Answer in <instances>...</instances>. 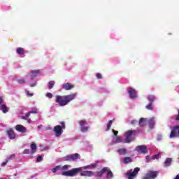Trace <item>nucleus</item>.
Wrapping results in <instances>:
<instances>
[{
    "instance_id": "nucleus-1",
    "label": "nucleus",
    "mask_w": 179,
    "mask_h": 179,
    "mask_svg": "<svg viewBox=\"0 0 179 179\" xmlns=\"http://www.w3.org/2000/svg\"><path fill=\"white\" fill-rule=\"evenodd\" d=\"M75 97H76V94H75L65 96L57 95L55 102L57 103L60 107H64L69 103H71L72 100H74Z\"/></svg>"
},
{
    "instance_id": "nucleus-2",
    "label": "nucleus",
    "mask_w": 179,
    "mask_h": 179,
    "mask_svg": "<svg viewBox=\"0 0 179 179\" xmlns=\"http://www.w3.org/2000/svg\"><path fill=\"white\" fill-rule=\"evenodd\" d=\"M69 167V165H64L63 166H61L60 170L62 171V176H64L66 177H74V176H78V174L82 171V169L80 167L66 171Z\"/></svg>"
},
{
    "instance_id": "nucleus-3",
    "label": "nucleus",
    "mask_w": 179,
    "mask_h": 179,
    "mask_svg": "<svg viewBox=\"0 0 179 179\" xmlns=\"http://www.w3.org/2000/svg\"><path fill=\"white\" fill-rule=\"evenodd\" d=\"M61 125H57L54 127V132L55 133V136L59 138L62 135V129H65V122H62Z\"/></svg>"
},
{
    "instance_id": "nucleus-4",
    "label": "nucleus",
    "mask_w": 179,
    "mask_h": 179,
    "mask_svg": "<svg viewBox=\"0 0 179 179\" xmlns=\"http://www.w3.org/2000/svg\"><path fill=\"white\" fill-rule=\"evenodd\" d=\"M139 171H141V169L139 167H136L134 171L130 170V172H127L126 175L127 176L128 179H134L138 176Z\"/></svg>"
},
{
    "instance_id": "nucleus-5",
    "label": "nucleus",
    "mask_w": 179,
    "mask_h": 179,
    "mask_svg": "<svg viewBox=\"0 0 179 179\" xmlns=\"http://www.w3.org/2000/svg\"><path fill=\"white\" fill-rule=\"evenodd\" d=\"M78 124L80 127V131L83 134L89 131V126L87 125V122L86 120H81L78 122Z\"/></svg>"
},
{
    "instance_id": "nucleus-6",
    "label": "nucleus",
    "mask_w": 179,
    "mask_h": 179,
    "mask_svg": "<svg viewBox=\"0 0 179 179\" xmlns=\"http://www.w3.org/2000/svg\"><path fill=\"white\" fill-rule=\"evenodd\" d=\"M136 134V130H129L126 132V138L124 140L125 143H129V142H132L134 141V138H132V135H135Z\"/></svg>"
},
{
    "instance_id": "nucleus-7",
    "label": "nucleus",
    "mask_w": 179,
    "mask_h": 179,
    "mask_svg": "<svg viewBox=\"0 0 179 179\" xmlns=\"http://www.w3.org/2000/svg\"><path fill=\"white\" fill-rule=\"evenodd\" d=\"M159 176V171H148L143 179H155Z\"/></svg>"
},
{
    "instance_id": "nucleus-8",
    "label": "nucleus",
    "mask_w": 179,
    "mask_h": 179,
    "mask_svg": "<svg viewBox=\"0 0 179 179\" xmlns=\"http://www.w3.org/2000/svg\"><path fill=\"white\" fill-rule=\"evenodd\" d=\"M169 138L173 139V138H179V125L175 126L172 128Z\"/></svg>"
},
{
    "instance_id": "nucleus-9",
    "label": "nucleus",
    "mask_w": 179,
    "mask_h": 179,
    "mask_svg": "<svg viewBox=\"0 0 179 179\" xmlns=\"http://www.w3.org/2000/svg\"><path fill=\"white\" fill-rule=\"evenodd\" d=\"M79 154L76 153L73 155H69L64 157V162H75V160H78L79 159Z\"/></svg>"
},
{
    "instance_id": "nucleus-10",
    "label": "nucleus",
    "mask_w": 179,
    "mask_h": 179,
    "mask_svg": "<svg viewBox=\"0 0 179 179\" xmlns=\"http://www.w3.org/2000/svg\"><path fill=\"white\" fill-rule=\"evenodd\" d=\"M136 150L138 153H142L143 155H146L148 153V148L145 145H138L136 147Z\"/></svg>"
},
{
    "instance_id": "nucleus-11",
    "label": "nucleus",
    "mask_w": 179,
    "mask_h": 179,
    "mask_svg": "<svg viewBox=\"0 0 179 179\" xmlns=\"http://www.w3.org/2000/svg\"><path fill=\"white\" fill-rule=\"evenodd\" d=\"M127 92L129 94L130 99H136V97L138 96L136 95V90L134 88H132L131 87H129L127 90Z\"/></svg>"
},
{
    "instance_id": "nucleus-12",
    "label": "nucleus",
    "mask_w": 179,
    "mask_h": 179,
    "mask_svg": "<svg viewBox=\"0 0 179 179\" xmlns=\"http://www.w3.org/2000/svg\"><path fill=\"white\" fill-rule=\"evenodd\" d=\"M15 129L18 132H21V134H24L26 131H27V129H26V127L22 124H17L15 126Z\"/></svg>"
},
{
    "instance_id": "nucleus-13",
    "label": "nucleus",
    "mask_w": 179,
    "mask_h": 179,
    "mask_svg": "<svg viewBox=\"0 0 179 179\" xmlns=\"http://www.w3.org/2000/svg\"><path fill=\"white\" fill-rule=\"evenodd\" d=\"M6 132L9 139L13 140L16 138V134L12 129H9Z\"/></svg>"
},
{
    "instance_id": "nucleus-14",
    "label": "nucleus",
    "mask_w": 179,
    "mask_h": 179,
    "mask_svg": "<svg viewBox=\"0 0 179 179\" xmlns=\"http://www.w3.org/2000/svg\"><path fill=\"white\" fill-rule=\"evenodd\" d=\"M80 176L82 177H92L93 176V171H84L80 172Z\"/></svg>"
},
{
    "instance_id": "nucleus-15",
    "label": "nucleus",
    "mask_w": 179,
    "mask_h": 179,
    "mask_svg": "<svg viewBox=\"0 0 179 179\" xmlns=\"http://www.w3.org/2000/svg\"><path fill=\"white\" fill-rule=\"evenodd\" d=\"M37 109H35L34 110H31L29 112H28L27 113H26L25 116H22L21 118L22 120H27V118L29 117V116L31 114H37Z\"/></svg>"
},
{
    "instance_id": "nucleus-16",
    "label": "nucleus",
    "mask_w": 179,
    "mask_h": 179,
    "mask_svg": "<svg viewBox=\"0 0 179 179\" xmlns=\"http://www.w3.org/2000/svg\"><path fill=\"white\" fill-rule=\"evenodd\" d=\"M75 86L70 83H66L63 84V89L65 90H71V89H73Z\"/></svg>"
},
{
    "instance_id": "nucleus-17",
    "label": "nucleus",
    "mask_w": 179,
    "mask_h": 179,
    "mask_svg": "<svg viewBox=\"0 0 179 179\" xmlns=\"http://www.w3.org/2000/svg\"><path fill=\"white\" fill-rule=\"evenodd\" d=\"M155 124H156V122L155 121V117H151L148 120V125L150 127V129H153L155 128Z\"/></svg>"
},
{
    "instance_id": "nucleus-18",
    "label": "nucleus",
    "mask_w": 179,
    "mask_h": 179,
    "mask_svg": "<svg viewBox=\"0 0 179 179\" xmlns=\"http://www.w3.org/2000/svg\"><path fill=\"white\" fill-rule=\"evenodd\" d=\"M107 171H108V168L104 167L99 172H96V176L97 177H102L103 174L107 173Z\"/></svg>"
},
{
    "instance_id": "nucleus-19",
    "label": "nucleus",
    "mask_w": 179,
    "mask_h": 179,
    "mask_svg": "<svg viewBox=\"0 0 179 179\" xmlns=\"http://www.w3.org/2000/svg\"><path fill=\"white\" fill-rule=\"evenodd\" d=\"M16 52L17 54H18V55H20L21 57H24V49H23V48H17L16 50Z\"/></svg>"
},
{
    "instance_id": "nucleus-20",
    "label": "nucleus",
    "mask_w": 179,
    "mask_h": 179,
    "mask_svg": "<svg viewBox=\"0 0 179 179\" xmlns=\"http://www.w3.org/2000/svg\"><path fill=\"white\" fill-rule=\"evenodd\" d=\"M31 155H34V153H36V152H37V145H36V143H32L31 144Z\"/></svg>"
},
{
    "instance_id": "nucleus-21",
    "label": "nucleus",
    "mask_w": 179,
    "mask_h": 179,
    "mask_svg": "<svg viewBox=\"0 0 179 179\" xmlns=\"http://www.w3.org/2000/svg\"><path fill=\"white\" fill-rule=\"evenodd\" d=\"M127 149L126 148H120L117 150V152L119 155L122 156H125L127 155Z\"/></svg>"
},
{
    "instance_id": "nucleus-22",
    "label": "nucleus",
    "mask_w": 179,
    "mask_h": 179,
    "mask_svg": "<svg viewBox=\"0 0 179 179\" xmlns=\"http://www.w3.org/2000/svg\"><path fill=\"white\" fill-rule=\"evenodd\" d=\"M146 121H147L146 118H144V117L140 118L138 122L139 127H145V124H146Z\"/></svg>"
},
{
    "instance_id": "nucleus-23",
    "label": "nucleus",
    "mask_w": 179,
    "mask_h": 179,
    "mask_svg": "<svg viewBox=\"0 0 179 179\" xmlns=\"http://www.w3.org/2000/svg\"><path fill=\"white\" fill-rule=\"evenodd\" d=\"M171 162H173L171 158H166V161L164 162V167H169L171 166Z\"/></svg>"
},
{
    "instance_id": "nucleus-24",
    "label": "nucleus",
    "mask_w": 179,
    "mask_h": 179,
    "mask_svg": "<svg viewBox=\"0 0 179 179\" xmlns=\"http://www.w3.org/2000/svg\"><path fill=\"white\" fill-rule=\"evenodd\" d=\"M122 163L124 164H128V163H132V159L129 157H126L123 159Z\"/></svg>"
},
{
    "instance_id": "nucleus-25",
    "label": "nucleus",
    "mask_w": 179,
    "mask_h": 179,
    "mask_svg": "<svg viewBox=\"0 0 179 179\" xmlns=\"http://www.w3.org/2000/svg\"><path fill=\"white\" fill-rule=\"evenodd\" d=\"M99 164V162H96L94 164H91L90 165H87L85 166L84 169H89V167H92V169H96V166Z\"/></svg>"
},
{
    "instance_id": "nucleus-26",
    "label": "nucleus",
    "mask_w": 179,
    "mask_h": 179,
    "mask_svg": "<svg viewBox=\"0 0 179 179\" xmlns=\"http://www.w3.org/2000/svg\"><path fill=\"white\" fill-rule=\"evenodd\" d=\"M1 111L4 113L6 114V113H8V107H6V105H1Z\"/></svg>"
},
{
    "instance_id": "nucleus-27",
    "label": "nucleus",
    "mask_w": 179,
    "mask_h": 179,
    "mask_svg": "<svg viewBox=\"0 0 179 179\" xmlns=\"http://www.w3.org/2000/svg\"><path fill=\"white\" fill-rule=\"evenodd\" d=\"M106 178H111L112 177H113V172L111 171V170H110V169L108 168V171H106Z\"/></svg>"
},
{
    "instance_id": "nucleus-28",
    "label": "nucleus",
    "mask_w": 179,
    "mask_h": 179,
    "mask_svg": "<svg viewBox=\"0 0 179 179\" xmlns=\"http://www.w3.org/2000/svg\"><path fill=\"white\" fill-rule=\"evenodd\" d=\"M38 73V71H32L30 74V78L31 80L34 79L36 76H37V73Z\"/></svg>"
},
{
    "instance_id": "nucleus-29",
    "label": "nucleus",
    "mask_w": 179,
    "mask_h": 179,
    "mask_svg": "<svg viewBox=\"0 0 179 179\" xmlns=\"http://www.w3.org/2000/svg\"><path fill=\"white\" fill-rule=\"evenodd\" d=\"M155 99H156V97H155V96L153 95H148V100L150 101V103H153V101H155Z\"/></svg>"
},
{
    "instance_id": "nucleus-30",
    "label": "nucleus",
    "mask_w": 179,
    "mask_h": 179,
    "mask_svg": "<svg viewBox=\"0 0 179 179\" xmlns=\"http://www.w3.org/2000/svg\"><path fill=\"white\" fill-rule=\"evenodd\" d=\"M55 85V81L51 80L48 83V89H52Z\"/></svg>"
},
{
    "instance_id": "nucleus-31",
    "label": "nucleus",
    "mask_w": 179,
    "mask_h": 179,
    "mask_svg": "<svg viewBox=\"0 0 179 179\" xmlns=\"http://www.w3.org/2000/svg\"><path fill=\"white\" fill-rule=\"evenodd\" d=\"M113 120H110L107 124V128H106V131H110V129H111V125H113Z\"/></svg>"
},
{
    "instance_id": "nucleus-32",
    "label": "nucleus",
    "mask_w": 179,
    "mask_h": 179,
    "mask_svg": "<svg viewBox=\"0 0 179 179\" xmlns=\"http://www.w3.org/2000/svg\"><path fill=\"white\" fill-rule=\"evenodd\" d=\"M147 110H153V103L150 102L146 106Z\"/></svg>"
},
{
    "instance_id": "nucleus-33",
    "label": "nucleus",
    "mask_w": 179,
    "mask_h": 179,
    "mask_svg": "<svg viewBox=\"0 0 179 179\" xmlns=\"http://www.w3.org/2000/svg\"><path fill=\"white\" fill-rule=\"evenodd\" d=\"M58 170H61V166L58 165V166H56L55 168H53L52 169V171L53 173H57V171H58Z\"/></svg>"
},
{
    "instance_id": "nucleus-34",
    "label": "nucleus",
    "mask_w": 179,
    "mask_h": 179,
    "mask_svg": "<svg viewBox=\"0 0 179 179\" xmlns=\"http://www.w3.org/2000/svg\"><path fill=\"white\" fill-rule=\"evenodd\" d=\"M17 83L20 85H23V83H26V80H24V78L19 79L17 80Z\"/></svg>"
},
{
    "instance_id": "nucleus-35",
    "label": "nucleus",
    "mask_w": 179,
    "mask_h": 179,
    "mask_svg": "<svg viewBox=\"0 0 179 179\" xmlns=\"http://www.w3.org/2000/svg\"><path fill=\"white\" fill-rule=\"evenodd\" d=\"M25 93H26L27 97H32V96H34V94L30 93V92L28 90H25Z\"/></svg>"
},
{
    "instance_id": "nucleus-36",
    "label": "nucleus",
    "mask_w": 179,
    "mask_h": 179,
    "mask_svg": "<svg viewBox=\"0 0 179 179\" xmlns=\"http://www.w3.org/2000/svg\"><path fill=\"white\" fill-rule=\"evenodd\" d=\"M30 153L31 154V151L29 149H25L24 150V155H30Z\"/></svg>"
},
{
    "instance_id": "nucleus-37",
    "label": "nucleus",
    "mask_w": 179,
    "mask_h": 179,
    "mask_svg": "<svg viewBox=\"0 0 179 179\" xmlns=\"http://www.w3.org/2000/svg\"><path fill=\"white\" fill-rule=\"evenodd\" d=\"M96 79H103V75H101V73H98L96 74Z\"/></svg>"
},
{
    "instance_id": "nucleus-38",
    "label": "nucleus",
    "mask_w": 179,
    "mask_h": 179,
    "mask_svg": "<svg viewBox=\"0 0 179 179\" xmlns=\"http://www.w3.org/2000/svg\"><path fill=\"white\" fill-rule=\"evenodd\" d=\"M159 157H160V155L159 154L153 155L152 156V160H156V159H159Z\"/></svg>"
},
{
    "instance_id": "nucleus-39",
    "label": "nucleus",
    "mask_w": 179,
    "mask_h": 179,
    "mask_svg": "<svg viewBox=\"0 0 179 179\" xmlns=\"http://www.w3.org/2000/svg\"><path fill=\"white\" fill-rule=\"evenodd\" d=\"M36 162H37L38 163H40V162H43V157L38 156V157L36 158Z\"/></svg>"
},
{
    "instance_id": "nucleus-40",
    "label": "nucleus",
    "mask_w": 179,
    "mask_h": 179,
    "mask_svg": "<svg viewBox=\"0 0 179 179\" xmlns=\"http://www.w3.org/2000/svg\"><path fill=\"white\" fill-rule=\"evenodd\" d=\"M46 97H48V99H52V93L48 92L46 94Z\"/></svg>"
},
{
    "instance_id": "nucleus-41",
    "label": "nucleus",
    "mask_w": 179,
    "mask_h": 179,
    "mask_svg": "<svg viewBox=\"0 0 179 179\" xmlns=\"http://www.w3.org/2000/svg\"><path fill=\"white\" fill-rule=\"evenodd\" d=\"M8 162H9L8 160H6V162H3V163L1 164V167H5V166H6V164H8Z\"/></svg>"
},
{
    "instance_id": "nucleus-42",
    "label": "nucleus",
    "mask_w": 179,
    "mask_h": 179,
    "mask_svg": "<svg viewBox=\"0 0 179 179\" xmlns=\"http://www.w3.org/2000/svg\"><path fill=\"white\" fill-rule=\"evenodd\" d=\"M112 131L113 132L115 136H117V135H118V131H115L114 129H113Z\"/></svg>"
},
{
    "instance_id": "nucleus-43",
    "label": "nucleus",
    "mask_w": 179,
    "mask_h": 179,
    "mask_svg": "<svg viewBox=\"0 0 179 179\" xmlns=\"http://www.w3.org/2000/svg\"><path fill=\"white\" fill-rule=\"evenodd\" d=\"M145 159H146V162L147 163H149V162H150V156L148 155L145 157Z\"/></svg>"
},
{
    "instance_id": "nucleus-44",
    "label": "nucleus",
    "mask_w": 179,
    "mask_h": 179,
    "mask_svg": "<svg viewBox=\"0 0 179 179\" xmlns=\"http://www.w3.org/2000/svg\"><path fill=\"white\" fill-rule=\"evenodd\" d=\"M176 121H179V110L178 112V115L175 117Z\"/></svg>"
},
{
    "instance_id": "nucleus-45",
    "label": "nucleus",
    "mask_w": 179,
    "mask_h": 179,
    "mask_svg": "<svg viewBox=\"0 0 179 179\" xmlns=\"http://www.w3.org/2000/svg\"><path fill=\"white\" fill-rule=\"evenodd\" d=\"M37 85V83H34L32 84H30L31 87H34Z\"/></svg>"
},
{
    "instance_id": "nucleus-46",
    "label": "nucleus",
    "mask_w": 179,
    "mask_h": 179,
    "mask_svg": "<svg viewBox=\"0 0 179 179\" xmlns=\"http://www.w3.org/2000/svg\"><path fill=\"white\" fill-rule=\"evenodd\" d=\"M121 139H122L121 137H117L116 138V141L120 143V142H121Z\"/></svg>"
},
{
    "instance_id": "nucleus-47",
    "label": "nucleus",
    "mask_w": 179,
    "mask_h": 179,
    "mask_svg": "<svg viewBox=\"0 0 179 179\" xmlns=\"http://www.w3.org/2000/svg\"><path fill=\"white\" fill-rule=\"evenodd\" d=\"M138 122L136 120H133L131 121V124L132 125H135V124H136Z\"/></svg>"
},
{
    "instance_id": "nucleus-48",
    "label": "nucleus",
    "mask_w": 179,
    "mask_h": 179,
    "mask_svg": "<svg viewBox=\"0 0 179 179\" xmlns=\"http://www.w3.org/2000/svg\"><path fill=\"white\" fill-rule=\"evenodd\" d=\"M12 157H15V154L11 155L8 157V160H10V159H11Z\"/></svg>"
},
{
    "instance_id": "nucleus-49",
    "label": "nucleus",
    "mask_w": 179,
    "mask_h": 179,
    "mask_svg": "<svg viewBox=\"0 0 179 179\" xmlns=\"http://www.w3.org/2000/svg\"><path fill=\"white\" fill-rule=\"evenodd\" d=\"M3 101V99H2V96H0V104H2Z\"/></svg>"
},
{
    "instance_id": "nucleus-50",
    "label": "nucleus",
    "mask_w": 179,
    "mask_h": 179,
    "mask_svg": "<svg viewBox=\"0 0 179 179\" xmlns=\"http://www.w3.org/2000/svg\"><path fill=\"white\" fill-rule=\"evenodd\" d=\"M174 179H179V174H178Z\"/></svg>"
},
{
    "instance_id": "nucleus-51",
    "label": "nucleus",
    "mask_w": 179,
    "mask_h": 179,
    "mask_svg": "<svg viewBox=\"0 0 179 179\" xmlns=\"http://www.w3.org/2000/svg\"><path fill=\"white\" fill-rule=\"evenodd\" d=\"M27 122H29V123L31 122V119H27Z\"/></svg>"
},
{
    "instance_id": "nucleus-52",
    "label": "nucleus",
    "mask_w": 179,
    "mask_h": 179,
    "mask_svg": "<svg viewBox=\"0 0 179 179\" xmlns=\"http://www.w3.org/2000/svg\"><path fill=\"white\" fill-rule=\"evenodd\" d=\"M0 179H2V178H0Z\"/></svg>"
}]
</instances>
